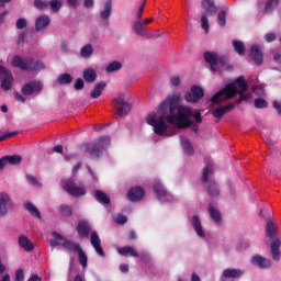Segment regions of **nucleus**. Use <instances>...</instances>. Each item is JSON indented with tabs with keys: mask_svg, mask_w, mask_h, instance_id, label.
<instances>
[{
	"mask_svg": "<svg viewBox=\"0 0 281 281\" xmlns=\"http://www.w3.org/2000/svg\"><path fill=\"white\" fill-rule=\"evenodd\" d=\"M179 95L168 97L158 106V113L147 115L146 123L153 126L154 133L164 137L168 131V124H173L177 128H190L193 122L190 121L192 109L179 105ZM167 122V123H166Z\"/></svg>",
	"mask_w": 281,
	"mask_h": 281,
	"instance_id": "nucleus-1",
	"label": "nucleus"
},
{
	"mask_svg": "<svg viewBox=\"0 0 281 281\" xmlns=\"http://www.w3.org/2000/svg\"><path fill=\"white\" fill-rule=\"evenodd\" d=\"M239 87V90L236 88ZM249 89V83L245 81V77L240 76L235 80V83H228L216 92L212 98L211 101L213 104H221V102H227V100H232L236 98V95H239V99H237L233 104H241L243 102H247L249 100L250 95L249 93H245Z\"/></svg>",
	"mask_w": 281,
	"mask_h": 281,
	"instance_id": "nucleus-2",
	"label": "nucleus"
},
{
	"mask_svg": "<svg viewBox=\"0 0 281 281\" xmlns=\"http://www.w3.org/2000/svg\"><path fill=\"white\" fill-rule=\"evenodd\" d=\"M266 236L272 240L270 245L272 259L276 261L280 260L281 240L280 237H278V226H276V222L273 220H269L267 222Z\"/></svg>",
	"mask_w": 281,
	"mask_h": 281,
	"instance_id": "nucleus-3",
	"label": "nucleus"
},
{
	"mask_svg": "<svg viewBox=\"0 0 281 281\" xmlns=\"http://www.w3.org/2000/svg\"><path fill=\"white\" fill-rule=\"evenodd\" d=\"M109 146H111V137L101 136L93 143L86 145V153H88L92 159H100L102 153H104Z\"/></svg>",
	"mask_w": 281,
	"mask_h": 281,
	"instance_id": "nucleus-4",
	"label": "nucleus"
},
{
	"mask_svg": "<svg viewBox=\"0 0 281 281\" xmlns=\"http://www.w3.org/2000/svg\"><path fill=\"white\" fill-rule=\"evenodd\" d=\"M12 67H18L21 71H41L45 69V64L42 61H34V59H23L21 56L13 57L11 61Z\"/></svg>",
	"mask_w": 281,
	"mask_h": 281,
	"instance_id": "nucleus-5",
	"label": "nucleus"
},
{
	"mask_svg": "<svg viewBox=\"0 0 281 281\" xmlns=\"http://www.w3.org/2000/svg\"><path fill=\"white\" fill-rule=\"evenodd\" d=\"M64 190L70 196H85L87 194V189L82 184H77L74 180H66L64 182Z\"/></svg>",
	"mask_w": 281,
	"mask_h": 281,
	"instance_id": "nucleus-6",
	"label": "nucleus"
},
{
	"mask_svg": "<svg viewBox=\"0 0 281 281\" xmlns=\"http://www.w3.org/2000/svg\"><path fill=\"white\" fill-rule=\"evenodd\" d=\"M112 104L114 109H116L117 115L120 117L131 113V103L124 101V97L114 98Z\"/></svg>",
	"mask_w": 281,
	"mask_h": 281,
	"instance_id": "nucleus-7",
	"label": "nucleus"
},
{
	"mask_svg": "<svg viewBox=\"0 0 281 281\" xmlns=\"http://www.w3.org/2000/svg\"><path fill=\"white\" fill-rule=\"evenodd\" d=\"M0 76H2L1 89L3 91H10L12 89V82H14V77L12 76V71L8 70V68L0 66Z\"/></svg>",
	"mask_w": 281,
	"mask_h": 281,
	"instance_id": "nucleus-8",
	"label": "nucleus"
},
{
	"mask_svg": "<svg viewBox=\"0 0 281 281\" xmlns=\"http://www.w3.org/2000/svg\"><path fill=\"white\" fill-rule=\"evenodd\" d=\"M205 97V91H203V88L199 86H192L191 87V92H187L184 95V100L187 102H199V100H202V98Z\"/></svg>",
	"mask_w": 281,
	"mask_h": 281,
	"instance_id": "nucleus-9",
	"label": "nucleus"
},
{
	"mask_svg": "<svg viewBox=\"0 0 281 281\" xmlns=\"http://www.w3.org/2000/svg\"><path fill=\"white\" fill-rule=\"evenodd\" d=\"M41 91H43V83L36 80L24 83L22 87L23 95H32L33 93H41Z\"/></svg>",
	"mask_w": 281,
	"mask_h": 281,
	"instance_id": "nucleus-10",
	"label": "nucleus"
},
{
	"mask_svg": "<svg viewBox=\"0 0 281 281\" xmlns=\"http://www.w3.org/2000/svg\"><path fill=\"white\" fill-rule=\"evenodd\" d=\"M12 207H14V204L10 195L5 192L0 193V216H5L8 210H12Z\"/></svg>",
	"mask_w": 281,
	"mask_h": 281,
	"instance_id": "nucleus-11",
	"label": "nucleus"
},
{
	"mask_svg": "<svg viewBox=\"0 0 281 281\" xmlns=\"http://www.w3.org/2000/svg\"><path fill=\"white\" fill-rule=\"evenodd\" d=\"M113 12V0H108L104 3L103 10L100 12V18L103 20V27H109V19H111V14Z\"/></svg>",
	"mask_w": 281,
	"mask_h": 281,
	"instance_id": "nucleus-12",
	"label": "nucleus"
},
{
	"mask_svg": "<svg viewBox=\"0 0 281 281\" xmlns=\"http://www.w3.org/2000/svg\"><path fill=\"white\" fill-rule=\"evenodd\" d=\"M90 243L94 249V251L98 254V256H101V258H104V249H102V240H100V236L98 235V232L93 231L90 235Z\"/></svg>",
	"mask_w": 281,
	"mask_h": 281,
	"instance_id": "nucleus-13",
	"label": "nucleus"
},
{
	"mask_svg": "<svg viewBox=\"0 0 281 281\" xmlns=\"http://www.w3.org/2000/svg\"><path fill=\"white\" fill-rule=\"evenodd\" d=\"M201 7L203 8L206 16H216L218 8H216L214 0H202Z\"/></svg>",
	"mask_w": 281,
	"mask_h": 281,
	"instance_id": "nucleus-14",
	"label": "nucleus"
},
{
	"mask_svg": "<svg viewBox=\"0 0 281 281\" xmlns=\"http://www.w3.org/2000/svg\"><path fill=\"white\" fill-rule=\"evenodd\" d=\"M250 56L258 67L262 65V49H260L258 44H255L250 47Z\"/></svg>",
	"mask_w": 281,
	"mask_h": 281,
	"instance_id": "nucleus-15",
	"label": "nucleus"
},
{
	"mask_svg": "<svg viewBox=\"0 0 281 281\" xmlns=\"http://www.w3.org/2000/svg\"><path fill=\"white\" fill-rule=\"evenodd\" d=\"M250 262L255 265V267H259V269H268V267H271V261L260 255H255Z\"/></svg>",
	"mask_w": 281,
	"mask_h": 281,
	"instance_id": "nucleus-16",
	"label": "nucleus"
},
{
	"mask_svg": "<svg viewBox=\"0 0 281 281\" xmlns=\"http://www.w3.org/2000/svg\"><path fill=\"white\" fill-rule=\"evenodd\" d=\"M144 189L140 187H133L132 189H130V191L127 192V199L130 201H142V199H144Z\"/></svg>",
	"mask_w": 281,
	"mask_h": 281,
	"instance_id": "nucleus-17",
	"label": "nucleus"
},
{
	"mask_svg": "<svg viewBox=\"0 0 281 281\" xmlns=\"http://www.w3.org/2000/svg\"><path fill=\"white\" fill-rule=\"evenodd\" d=\"M204 60L211 66V71H216V65H218V54L214 52H205Z\"/></svg>",
	"mask_w": 281,
	"mask_h": 281,
	"instance_id": "nucleus-18",
	"label": "nucleus"
},
{
	"mask_svg": "<svg viewBox=\"0 0 281 281\" xmlns=\"http://www.w3.org/2000/svg\"><path fill=\"white\" fill-rule=\"evenodd\" d=\"M77 233L80 238H89V235L91 234V226L88 222L81 221L77 225Z\"/></svg>",
	"mask_w": 281,
	"mask_h": 281,
	"instance_id": "nucleus-19",
	"label": "nucleus"
},
{
	"mask_svg": "<svg viewBox=\"0 0 281 281\" xmlns=\"http://www.w3.org/2000/svg\"><path fill=\"white\" fill-rule=\"evenodd\" d=\"M222 276L223 278H227L228 280H236L241 276H245V271H243L241 269L227 268L223 271Z\"/></svg>",
	"mask_w": 281,
	"mask_h": 281,
	"instance_id": "nucleus-20",
	"label": "nucleus"
},
{
	"mask_svg": "<svg viewBox=\"0 0 281 281\" xmlns=\"http://www.w3.org/2000/svg\"><path fill=\"white\" fill-rule=\"evenodd\" d=\"M233 109H236V104H234V103H231V104L224 105V106H220V108H216V109L212 112V115H213V117L221 119V117H223L226 113L232 112Z\"/></svg>",
	"mask_w": 281,
	"mask_h": 281,
	"instance_id": "nucleus-21",
	"label": "nucleus"
},
{
	"mask_svg": "<svg viewBox=\"0 0 281 281\" xmlns=\"http://www.w3.org/2000/svg\"><path fill=\"white\" fill-rule=\"evenodd\" d=\"M206 193L211 199H218L221 196V190L218 189V184H216L214 181H209V184L206 187Z\"/></svg>",
	"mask_w": 281,
	"mask_h": 281,
	"instance_id": "nucleus-22",
	"label": "nucleus"
},
{
	"mask_svg": "<svg viewBox=\"0 0 281 281\" xmlns=\"http://www.w3.org/2000/svg\"><path fill=\"white\" fill-rule=\"evenodd\" d=\"M117 254L120 256H131L132 258H139V252L133 246H124L122 248H117Z\"/></svg>",
	"mask_w": 281,
	"mask_h": 281,
	"instance_id": "nucleus-23",
	"label": "nucleus"
},
{
	"mask_svg": "<svg viewBox=\"0 0 281 281\" xmlns=\"http://www.w3.org/2000/svg\"><path fill=\"white\" fill-rule=\"evenodd\" d=\"M52 21L49 20V15L38 16L35 21V30L36 32H41V30H45L49 25Z\"/></svg>",
	"mask_w": 281,
	"mask_h": 281,
	"instance_id": "nucleus-24",
	"label": "nucleus"
},
{
	"mask_svg": "<svg viewBox=\"0 0 281 281\" xmlns=\"http://www.w3.org/2000/svg\"><path fill=\"white\" fill-rule=\"evenodd\" d=\"M103 89H106V82L100 81L99 83L94 85V88L90 92V98L93 100L100 98L102 95Z\"/></svg>",
	"mask_w": 281,
	"mask_h": 281,
	"instance_id": "nucleus-25",
	"label": "nucleus"
},
{
	"mask_svg": "<svg viewBox=\"0 0 281 281\" xmlns=\"http://www.w3.org/2000/svg\"><path fill=\"white\" fill-rule=\"evenodd\" d=\"M192 225L195 233L200 238H205V233L203 232V225H201V218L198 215L192 216Z\"/></svg>",
	"mask_w": 281,
	"mask_h": 281,
	"instance_id": "nucleus-26",
	"label": "nucleus"
},
{
	"mask_svg": "<svg viewBox=\"0 0 281 281\" xmlns=\"http://www.w3.org/2000/svg\"><path fill=\"white\" fill-rule=\"evenodd\" d=\"M154 192H156L159 201H166V198L168 196V191L166 188H164V184L157 182L154 184Z\"/></svg>",
	"mask_w": 281,
	"mask_h": 281,
	"instance_id": "nucleus-27",
	"label": "nucleus"
},
{
	"mask_svg": "<svg viewBox=\"0 0 281 281\" xmlns=\"http://www.w3.org/2000/svg\"><path fill=\"white\" fill-rule=\"evenodd\" d=\"M18 243L24 251H34V244L26 236H20Z\"/></svg>",
	"mask_w": 281,
	"mask_h": 281,
	"instance_id": "nucleus-28",
	"label": "nucleus"
},
{
	"mask_svg": "<svg viewBox=\"0 0 281 281\" xmlns=\"http://www.w3.org/2000/svg\"><path fill=\"white\" fill-rule=\"evenodd\" d=\"M94 199L95 201L102 203L103 205H109V203H111V198H109L106 193L100 190L94 191Z\"/></svg>",
	"mask_w": 281,
	"mask_h": 281,
	"instance_id": "nucleus-29",
	"label": "nucleus"
},
{
	"mask_svg": "<svg viewBox=\"0 0 281 281\" xmlns=\"http://www.w3.org/2000/svg\"><path fill=\"white\" fill-rule=\"evenodd\" d=\"M133 32H135V34H137L138 36H147L146 31L144 30V22H142V20H136L133 23L132 26Z\"/></svg>",
	"mask_w": 281,
	"mask_h": 281,
	"instance_id": "nucleus-30",
	"label": "nucleus"
},
{
	"mask_svg": "<svg viewBox=\"0 0 281 281\" xmlns=\"http://www.w3.org/2000/svg\"><path fill=\"white\" fill-rule=\"evenodd\" d=\"M209 214L212 221H214L217 225H221V221H222L221 212L216 210L212 204L209 205Z\"/></svg>",
	"mask_w": 281,
	"mask_h": 281,
	"instance_id": "nucleus-31",
	"label": "nucleus"
},
{
	"mask_svg": "<svg viewBox=\"0 0 281 281\" xmlns=\"http://www.w3.org/2000/svg\"><path fill=\"white\" fill-rule=\"evenodd\" d=\"M61 247L68 251H74L75 254H77L82 248L80 247V244H76L69 239H65Z\"/></svg>",
	"mask_w": 281,
	"mask_h": 281,
	"instance_id": "nucleus-32",
	"label": "nucleus"
},
{
	"mask_svg": "<svg viewBox=\"0 0 281 281\" xmlns=\"http://www.w3.org/2000/svg\"><path fill=\"white\" fill-rule=\"evenodd\" d=\"M180 142L182 145V148L187 155H194V148L192 147V144L186 136H180Z\"/></svg>",
	"mask_w": 281,
	"mask_h": 281,
	"instance_id": "nucleus-33",
	"label": "nucleus"
},
{
	"mask_svg": "<svg viewBox=\"0 0 281 281\" xmlns=\"http://www.w3.org/2000/svg\"><path fill=\"white\" fill-rule=\"evenodd\" d=\"M24 207L26 212H30L31 216H35V218H41V212L38 211V209L35 207L34 204H32V202H26Z\"/></svg>",
	"mask_w": 281,
	"mask_h": 281,
	"instance_id": "nucleus-34",
	"label": "nucleus"
},
{
	"mask_svg": "<svg viewBox=\"0 0 281 281\" xmlns=\"http://www.w3.org/2000/svg\"><path fill=\"white\" fill-rule=\"evenodd\" d=\"M95 78H98V74H95V70H93V68H88L83 71V79L87 82H93L95 80Z\"/></svg>",
	"mask_w": 281,
	"mask_h": 281,
	"instance_id": "nucleus-35",
	"label": "nucleus"
},
{
	"mask_svg": "<svg viewBox=\"0 0 281 281\" xmlns=\"http://www.w3.org/2000/svg\"><path fill=\"white\" fill-rule=\"evenodd\" d=\"M93 54V45L87 44L80 49V56L81 58H91Z\"/></svg>",
	"mask_w": 281,
	"mask_h": 281,
	"instance_id": "nucleus-36",
	"label": "nucleus"
},
{
	"mask_svg": "<svg viewBox=\"0 0 281 281\" xmlns=\"http://www.w3.org/2000/svg\"><path fill=\"white\" fill-rule=\"evenodd\" d=\"M214 173V166L212 164H207L202 173V183H207V179H210V175Z\"/></svg>",
	"mask_w": 281,
	"mask_h": 281,
	"instance_id": "nucleus-37",
	"label": "nucleus"
},
{
	"mask_svg": "<svg viewBox=\"0 0 281 281\" xmlns=\"http://www.w3.org/2000/svg\"><path fill=\"white\" fill-rule=\"evenodd\" d=\"M59 214H61V216H66L67 218H69V216H71V214H74V210L71 209V206L66 205V204H61L57 207Z\"/></svg>",
	"mask_w": 281,
	"mask_h": 281,
	"instance_id": "nucleus-38",
	"label": "nucleus"
},
{
	"mask_svg": "<svg viewBox=\"0 0 281 281\" xmlns=\"http://www.w3.org/2000/svg\"><path fill=\"white\" fill-rule=\"evenodd\" d=\"M58 85H71L74 77L69 74H63L57 78Z\"/></svg>",
	"mask_w": 281,
	"mask_h": 281,
	"instance_id": "nucleus-39",
	"label": "nucleus"
},
{
	"mask_svg": "<svg viewBox=\"0 0 281 281\" xmlns=\"http://www.w3.org/2000/svg\"><path fill=\"white\" fill-rule=\"evenodd\" d=\"M233 46L235 52L239 55V56H245V43L235 40L233 41Z\"/></svg>",
	"mask_w": 281,
	"mask_h": 281,
	"instance_id": "nucleus-40",
	"label": "nucleus"
},
{
	"mask_svg": "<svg viewBox=\"0 0 281 281\" xmlns=\"http://www.w3.org/2000/svg\"><path fill=\"white\" fill-rule=\"evenodd\" d=\"M7 157V164H9V166H19V164H21L22 161V157L19 155H11V156H5Z\"/></svg>",
	"mask_w": 281,
	"mask_h": 281,
	"instance_id": "nucleus-41",
	"label": "nucleus"
},
{
	"mask_svg": "<svg viewBox=\"0 0 281 281\" xmlns=\"http://www.w3.org/2000/svg\"><path fill=\"white\" fill-rule=\"evenodd\" d=\"M280 0H268L265 7V12L271 14L273 12V8H278Z\"/></svg>",
	"mask_w": 281,
	"mask_h": 281,
	"instance_id": "nucleus-42",
	"label": "nucleus"
},
{
	"mask_svg": "<svg viewBox=\"0 0 281 281\" xmlns=\"http://www.w3.org/2000/svg\"><path fill=\"white\" fill-rule=\"evenodd\" d=\"M78 254V260H79V265H81V267L87 268V262H88V258H87V254L85 252V250H82V248L77 252Z\"/></svg>",
	"mask_w": 281,
	"mask_h": 281,
	"instance_id": "nucleus-43",
	"label": "nucleus"
},
{
	"mask_svg": "<svg viewBox=\"0 0 281 281\" xmlns=\"http://www.w3.org/2000/svg\"><path fill=\"white\" fill-rule=\"evenodd\" d=\"M120 69H122V63L120 61H112L106 67L108 74H113V71H120Z\"/></svg>",
	"mask_w": 281,
	"mask_h": 281,
	"instance_id": "nucleus-44",
	"label": "nucleus"
},
{
	"mask_svg": "<svg viewBox=\"0 0 281 281\" xmlns=\"http://www.w3.org/2000/svg\"><path fill=\"white\" fill-rule=\"evenodd\" d=\"M201 26H202V30H204L205 34L210 32V20L207 19V14H202Z\"/></svg>",
	"mask_w": 281,
	"mask_h": 281,
	"instance_id": "nucleus-45",
	"label": "nucleus"
},
{
	"mask_svg": "<svg viewBox=\"0 0 281 281\" xmlns=\"http://www.w3.org/2000/svg\"><path fill=\"white\" fill-rule=\"evenodd\" d=\"M226 19H227V13L225 11H221L217 14V23H218V25H221V27H225Z\"/></svg>",
	"mask_w": 281,
	"mask_h": 281,
	"instance_id": "nucleus-46",
	"label": "nucleus"
},
{
	"mask_svg": "<svg viewBox=\"0 0 281 281\" xmlns=\"http://www.w3.org/2000/svg\"><path fill=\"white\" fill-rule=\"evenodd\" d=\"M255 106L256 109H267V106H269V103L267 102V100L258 98L255 100Z\"/></svg>",
	"mask_w": 281,
	"mask_h": 281,
	"instance_id": "nucleus-47",
	"label": "nucleus"
},
{
	"mask_svg": "<svg viewBox=\"0 0 281 281\" xmlns=\"http://www.w3.org/2000/svg\"><path fill=\"white\" fill-rule=\"evenodd\" d=\"M49 7L53 10V12H58L60 8H63V2L58 0H50Z\"/></svg>",
	"mask_w": 281,
	"mask_h": 281,
	"instance_id": "nucleus-48",
	"label": "nucleus"
},
{
	"mask_svg": "<svg viewBox=\"0 0 281 281\" xmlns=\"http://www.w3.org/2000/svg\"><path fill=\"white\" fill-rule=\"evenodd\" d=\"M34 5L37 8V10H45V8L49 5V2L43 0H34Z\"/></svg>",
	"mask_w": 281,
	"mask_h": 281,
	"instance_id": "nucleus-49",
	"label": "nucleus"
},
{
	"mask_svg": "<svg viewBox=\"0 0 281 281\" xmlns=\"http://www.w3.org/2000/svg\"><path fill=\"white\" fill-rule=\"evenodd\" d=\"M15 26H16L18 30H25V27H27V21L25 19H23V18H20L16 21Z\"/></svg>",
	"mask_w": 281,
	"mask_h": 281,
	"instance_id": "nucleus-50",
	"label": "nucleus"
},
{
	"mask_svg": "<svg viewBox=\"0 0 281 281\" xmlns=\"http://www.w3.org/2000/svg\"><path fill=\"white\" fill-rule=\"evenodd\" d=\"M144 8H146V0H144L138 9V11L136 12V19L137 21H142V14H144Z\"/></svg>",
	"mask_w": 281,
	"mask_h": 281,
	"instance_id": "nucleus-51",
	"label": "nucleus"
},
{
	"mask_svg": "<svg viewBox=\"0 0 281 281\" xmlns=\"http://www.w3.org/2000/svg\"><path fill=\"white\" fill-rule=\"evenodd\" d=\"M16 135H19V131L7 133V134L0 136V142H5V139H10V137H16Z\"/></svg>",
	"mask_w": 281,
	"mask_h": 281,
	"instance_id": "nucleus-52",
	"label": "nucleus"
},
{
	"mask_svg": "<svg viewBox=\"0 0 281 281\" xmlns=\"http://www.w3.org/2000/svg\"><path fill=\"white\" fill-rule=\"evenodd\" d=\"M76 91H82L85 89V81L81 78H78L75 82Z\"/></svg>",
	"mask_w": 281,
	"mask_h": 281,
	"instance_id": "nucleus-53",
	"label": "nucleus"
},
{
	"mask_svg": "<svg viewBox=\"0 0 281 281\" xmlns=\"http://www.w3.org/2000/svg\"><path fill=\"white\" fill-rule=\"evenodd\" d=\"M190 117H194V120H195V122H196L198 124H201V122H203V117L201 116V112H200V111L193 113L192 110H191V115H190Z\"/></svg>",
	"mask_w": 281,
	"mask_h": 281,
	"instance_id": "nucleus-54",
	"label": "nucleus"
},
{
	"mask_svg": "<svg viewBox=\"0 0 281 281\" xmlns=\"http://www.w3.org/2000/svg\"><path fill=\"white\" fill-rule=\"evenodd\" d=\"M25 280V274L23 273V269H19L15 271V281Z\"/></svg>",
	"mask_w": 281,
	"mask_h": 281,
	"instance_id": "nucleus-55",
	"label": "nucleus"
},
{
	"mask_svg": "<svg viewBox=\"0 0 281 281\" xmlns=\"http://www.w3.org/2000/svg\"><path fill=\"white\" fill-rule=\"evenodd\" d=\"M115 223H117L119 225H125V223H126V221H127V218H126V216L125 215H116V217H115Z\"/></svg>",
	"mask_w": 281,
	"mask_h": 281,
	"instance_id": "nucleus-56",
	"label": "nucleus"
},
{
	"mask_svg": "<svg viewBox=\"0 0 281 281\" xmlns=\"http://www.w3.org/2000/svg\"><path fill=\"white\" fill-rule=\"evenodd\" d=\"M277 36H276V33H267L265 35V41L267 43H273V41H276Z\"/></svg>",
	"mask_w": 281,
	"mask_h": 281,
	"instance_id": "nucleus-57",
	"label": "nucleus"
},
{
	"mask_svg": "<svg viewBox=\"0 0 281 281\" xmlns=\"http://www.w3.org/2000/svg\"><path fill=\"white\" fill-rule=\"evenodd\" d=\"M138 258H140L143 262H150V255H148V252H140Z\"/></svg>",
	"mask_w": 281,
	"mask_h": 281,
	"instance_id": "nucleus-58",
	"label": "nucleus"
},
{
	"mask_svg": "<svg viewBox=\"0 0 281 281\" xmlns=\"http://www.w3.org/2000/svg\"><path fill=\"white\" fill-rule=\"evenodd\" d=\"M217 65L225 67L227 65V57L225 56H217Z\"/></svg>",
	"mask_w": 281,
	"mask_h": 281,
	"instance_id": "nucleus-59",
	"label": "nucleus"
},
{
	"mask_svg": "<svg viewBox=\"0 0 281 281\" xmlns=\"http://www.w3.org/2000/svg\"><path fill=\"white\" fill-rule=\"evenodd\" d=\"M26 181L29 182V183H31V186H37L38 184V180H36V178L35 177H33V176H26Z\"/></svg>",
	"mask_w": 281,
	"mask_h": 281,
	"instance_id": "nucleus-60",
	"label": "nucleus"
},
{
	"mask_svg": "<svg viewBox=\"0 0 281 281\" xmlns=\"http://www.w3.org/2000/svg\"><path fill=\"white\" fill-rule=\"evenodd\" d=\"M170 82H171L172 87H179V85H181V78H179V77H172V78L170 79Z\"/></svg>",
	"mask_w": 281,
	"mask_h": 281,
	"instance_id": "nucleus-61",
	"label": "nucleus"
},
{
	"mask_svg": "<svg viewBox=\"0 0 281 281\" xmlns=\"http://www.w3.org/2000/svg\"><path fill=\"white\" fill-rule=\"evenodd\" d=\"M4 166H10L5 156L0 158V170H3Z\"/></svg>",
	"mask_w": 281,
	"mask_h": 281,
	"instance_id": "nucleus-62",
	"label": "nucleus"
},
{
	"mask_svg": "<svg viewBox=\"0 0 281 281\" xmlns=\"http://www.w3.org/2000/svg\"><path fill=\"white\" fill-rule=\"evenodd\" d=\"M273 108L278 111L279 115H281V103L273 101Z\"/></svg>",
	"mask_w": 281,
	"mask_h": 281,
	"instance_id": "nucleus-63",
	"label": "nucleus"
},
{
	"mask_svg": "<svg viewBox=\"0 0 281 281\" xmlns=\"http://www.w3.org/2000/svg\"><path fill=\"white\" fill-rule=\"evenodd\" d=\"M27 281H41V277H38L37 274H32Z\"/></svg>",
	"mask_w": 281,
	"mask_h": 281,
	"instance_id": "nucleus-64",
	"label": "nucleus"
}]
</instances>
